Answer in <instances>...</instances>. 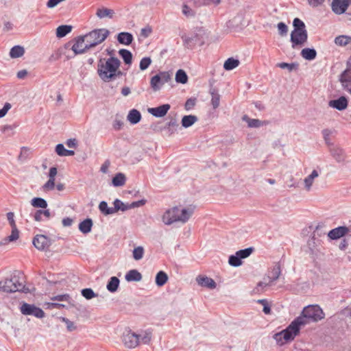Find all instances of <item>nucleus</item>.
I'll return each instance as SVG.
<instances>
[{
    "mask_svg": "<svg viewBox=\"0 0 351 351\" xmlns=\"http://www.w3.org/2000/svg\"><path fill=\"white\" fill-rule=\"evenodd\" d=\"M278 33L280 36H286L288 32V27L287 25L283 23L280 22L277 25Z\"/></svg>",
    "mask_w": 351,
    "mask_h": 351,
    "instance_id": "obj_57",
    "label": "nucleus"
},
{
    "mask_svg": "<svg viewBox=\"0 0 351 351\" xmlns=\"http://www.w3.org/2000/svg\"><path fill=\"white\" fill-rule=\"evenodd\" d=\"M53 300H57V301H66L70 302V300H71L70 295L69 294H62V295H58L54 296L51 298Z\"/></svg>",
    "mask_w": 351,
    "mask_h": 351,
    "instance_id": "obj_61",
    "label": "nucleus"
},
{
    "mask_svg": "<svg viewBox=\"0 0 351 351\" xmlns=\"http://www.w3.org/2000/svg\"><path fill=\"white\" fill-rule=\"evenodd\" d=\"M274 339L276 340L278 344L279 345H283L286 342H284L283 339V334L282 333V331L276 333L274 335Z\"/></svg>",
    "mask_w": 351,
    "mask_h": 351,
    "instance_id": "obj_64",
    "label": "nucleus"
},
{
    "mask_svg": "<svg viewBox=\"0 0 351 351\" xmlns=\"http://www.w3.org/2000/svg\"><path fill=\"white\" fill-rule=\"evenodd\" d=\"M168 280V276L167 274L163 271H160L156 274V278H155V282L156 285L160 287H162L166 284V282Z\"/></svg>",
    "mask_w": 351,
    "mask_h": 351,
    "instance_id": "obj_34",
    "label": "nucleus"
},
{
    "mask_svg": "<svg viewBox=\"0 0 351 351\" xmlns=\"http://www.w3.org/2000/svg\"><path fill=\"white\" fill-rule=\"evenodd\" d=\"M325 314L317 304L308 305L304 307L302 313L298 317L302 318L304 326L311 323L317 322L324 318Z\"/></svg>",
    "mask_w": 351,
    "mask_h": 351,
    "instance_id": "obj_4",
    "label": "nucleus"
},
{
    "mask_svg": "<svg viewBox=\"0 0 351 351\" xmlns=\"http://www.w3.org/2000/svg\"><path fill=\"white\" fill-rule=\"evenodd\" d=\"M144 248L142 246L135 247L133 250V258L136 261L141 260L143 257Z\"/></svg>",
    "mask_w": 351,
    "mask_h": 351,
    "instance_id": "obj_52",
    "label": "nucleus"
},
{
    "mask_svg": "<svg viewBox=\"0 0 351 351\" xmlns=\"http://www.w3.org/2000/svg\"><path fill=\"white\" fill-rule=\"evenodd\" d=\"M319 174L317 170H313L311 173L304 179L305 188L307 191L311 189L313 180L318 177Z\"/></svg>",
    "mask_w": 351,
    "mask_h": 351,
    "instance_id": "obj_42",
    "label": "nucleus"
},
{
    "mask_svg": "<svg viewBox=\"0 0 351 351\" xmlns=\"http://www.w3.org/2000/svg\"><path fill=\"white\" fill-rule=\"evenodd\" d=\"M152 337V331L149 330H145L143 335H140V342L143 344H149Z\"/></svg>",
    "mask_w": 351,
    "mask_h": 351,
    "instance_id": "obj_50",
    "label": "nucleus"
},
{
    "mask_svg": "<svg viewBox=\"0 0 351 351\" xmlns=\"http://www.w3.org/2000/svg\"><path fill=\"white\" fill-rule=\"evenodd\" d=\"M93 224V220L86 218L79 223V230L83 234H88L91 231Z\"/></svg>",
    "mask_w": 351,
    "mask_h": 351,
    "instance_id": "obj_25",
    "label": "nucleus"
},
{
    "mask_svg": "<svg viewBox=\"0 0 351 351\" xmlns=\"http://www.w3.org/2000/svg\"><path fill=\"white\" fill-rule=\"evenodd\" d=\"M198 120L197 116L189 114L182 118L181 123L183 128H187L193 125Z\"/></svg>",
    "mask_w": 351,
    "mask_h": 351,
    "instance_id": "obj_28",
    "label": "nucleus"
},
{
    "mask_svg": "<svg viewBox=\"0 0 351 351\" xmlns=\"http://www.w3.org/2000/svg\"><path fill=\"white\" fill-rule=\"evenodd\" d=\"M228 263L232 267H239L242 265V261L236 252L235 254L229 256Z\"/></svg>",
    "mask_w": 351,
    "mask_h": 351,
    "instance_id": "obj_48",
    "label": "nucleus"
},
{
    "mask_svg": "<svg viewBox=\"0 0 351 351\" xmlns=\"http://www.w3.org/2000/svg\"><path fill=\"white\" fill-rule=\"evenodd\" d=\"M114 14V12L113 10L103 8H99L97 10L96 15L99 19H103L104 17H108L112 19Z\"/></svg>",
    "mask_w": 351,
    "mask_h": 351,
    "instance_id": "obj_37",
    "label": "nucleus"
},
{
    "mask_svg": "<svg viewBox=\"0 0 351 351\" xmlns=\"http://www.w3.org/2000/svg\"><path fill=\"white\" fill-rule=\"evenodd\" d=\"M182 12L186 17H194L196 14L195 12L186 4L182 5Z\"/></svg>",
    "mask_w": 351,
    "mask_h": 351,
    "instance_id": "obj_53",
    "label": "nucleus"
},
{
    "mask_svg": "<svg viewBox=\"0 0 351 351\" xmlns=\"http://www.w3.org/2000/svg\"><path fill=\"white\" fill-rule=\"evenodd\" d=\"M55 186V179L49 178L48 181L43 185L44 190H52Z\"/></svg>",
    "mask_w": 351,
    "mask_h": 351,
    "instance_id": "obj_62",
    "label": "nucleus"
},
{
    "mask_svg": "<svg viewBox=\"0 0 351 351\" xmlns=\"http://www.w3.org/2000/svg\"><path fill=\"white\" fill-rule=\"evenodd\" d=\"M179 128V123L176 118H171V120L167 122L165 126L160 128V130L165 132V134L170 136L176 132H177Z\"/></svg>",
    "mask_w": 351,
    "mask_h": 351,
    "instance_id": "obj_17",
    "label": "nucleus"
},
{
    "mask_svg": "<svg viewBox=\"0 0 351 351\" xmlns=\"http://www.w3.org/2000/svg\"><path fill=\"white\" fill-rule=\"evenodd\" d=\"M170 108V104H165L158 107L149 108H148L147 111L152 116L157 118H161L165 117L167 114Z\"/></svg>",
    "mask_w": 351,
    "mask_h": 351,
    "instance_id": "obj_14",
    "label": "nucleus"
},
{
    "mask_svg": "<svg viewBox=\"0 0 351 351\" xmlns=\"http://www.w3.org/2000/svg\"><path fill=\"white\" fill-rule=\"evenodd\" d=\"M328 106L332 108L342 111L347 108L348 101L345 96H341L337 99L330 100Z\"/></svg>",
    "mask_w": 351,
    "mask_h": 351,
    "instance_id": "obj_15",
    "label": "nucleus"
},
{
    "mask_svg": "<svg viewBox=\"0 0 351 351\" xmlns=\"http://www.w3.org/2000/svg\"><path fill=\"white\" fill-rule=\"evenodd\" d=\"M120 280L116 276L111 277L106 285V288L110 293H114L117 291L119 286Z\"/></svg>",
    "mask_w": 351,
    "mask_h": 351,
    "instance_id": "obj_29",
    "label": "nucleus"
},
{
    "mask_svg": "<svg viewBox=\"0 0 351 351\" xmlns=\"http://www.w3.org/2000/svg\"><path fill=\"white\" fill-rule=\"evenodd\" d=\"M242 120L247 123V126L249 128H260L266 125L268 123L267 121H261L257 119H251L246 114L243 116Z\"/></svg>",
    "mask_w": 351,
    "mask_h": 351,
    "instance_id": "obj_19",
    "label": "nucleus"
},
{
    "mask_svg": "<svg viewBox=\"0 0 351 351\" xmlns=\"http://www.w3.org/2000/svg\"><path fill=\"white\" fill-rule=\"evenodd\" d=\"M277 66L282 69H287L289 72H291L293 71H296L298 69L299 64L298 62H280L277 64Z\"/></svg>",
    "mask_w": 351,
    "mask_h": 351,
    "instance_id": "obj_45",
    "label": "nucleus"
},
{
    "mask_svg": "<svg viewBox=\"0 0 351 351\" xmlns=\"http://www.w3.org/2000/svg\"><path fill=\"white\" fill-rule=\"evenodd\" d=\"M193 5L197 8L213 4L217 5L221 3V0H192Z\"/></svg>",
    "mask_w": 351,
    "mask_h": 351,
    "instance_id": "obj_38",
    "label": "nucleus"
},
{
    "mask_svg": "<svg viewBox=\"0 0 351 351\" xmlns=\"http://www.w3.org/2000/svg\"><path fill=\"white\" fill-rule=\"evenodd\" d=\"M254 251V248L253 247H250L243 250H240L237 252V255L239 256L240 259L246 258L250 256V254Z\"/></svg>",
    "mask_w": 351,
    "mask_h": 351,
    "instance_id": "obj_47",
    "label": "nucleus"
},
{
    "mask_svg": "<svg viewBox=\"0 0 351 351\" xmlns=\"http://www.w3.org/2000/svg\"><path fill=\"white\" fill-rule=\"evenodd\" d=\"M72 41L74 42V43L71 46V49L75 55L84 53L90 49L84 36H79L75 38Z\"/></svg>",
    "mask_w": 351,
    "mask_h": 351,
    "instance_id": "obj_10",
    "label": "nucleus"
},
{
    "mask_svg": "<svg viewBox=\"0 0 351 351\" xmlns=\"http://www.w3.org/2000/svg\"><path fill=\"white\" fill-rule=\"evenodd\" d=\"M196 280L199 285L210 289H215L217 286V284L213 279L206 276H198Z\"/></svg>",
    "mask_w": 351,
    "mask_h": 351,
    "instance_id": "obj_18",
    "label": "nucleus"
},
{
    "mask_svg": "<svg viewBox=\"0 0 351 351\" xmlns=\"http://www.w3.org/2000/svg\"><path fill=\"white\" fill-rule=\"evenodd\" d=\"M60 319L66 324L68 331L72 332L76 329V326H75L74 323L69 320L68 318L61 317H60Z\"/></svg>",
    "mask_w": 351,
    "mask_h": 351,
    "instance_id": "obj_55",
    "label": "nucleus"
},
{
    "mask_svg": "<svg viewBox=\"0 0 351 351\" xmlns=\"http://www.w3.org/2000/svg\"><path fill=\"white\" fill-rule=\"evenodd\" d=\"M180 209L175 206L171 209L167 210L164 215H162V221L166 225H171L173 222L178 221L177 218L178 217V214L180 213Z\"/></svg>",
    "mask_w": 351,
    "mask_h": 351,
    "instance_id": "obj_13",
    "label": "nucleus"
},
{
    "mask_svg": "<svg viewBox=\"0 0 351 351\" xmlns=\"http://www.w3.org/2000/svg\"><path fill=\"white\" fill-rule=\"evenodd\" d=\"M351 0H332L331 3V8L332 12L340 15L346 12L348 10Z\"/></svg>",
    "mask_w": 351,
    "mask_h": 351,
    "instance_id": "obj_12",
    "label": "nucleus"
},
{
    "mask_svg": "<svg viewBox=\"0 0 351 351\" xmlns=\"http://www.w3.org/2000/svg\"><path fill=\"white\" fill-rule=\"evenodd\" d=\"M293 30L290 35V41L292 48L302 46L308 39V32L305 23L299 18H295L293 21Z\"/></svg>",
    "mask_w": 351,
    "mask_h": 351,
    "instance_id": "obj_3",
    "label": "nucleus"
},
{
    "mask_svg": "<svg viewBox=\"0 0 351 351\" xmlns=\"http://www.w3.org/2000/svg\"><path fill=\"white\" fill-rule=\"evenodd\" d=\"M280 274V265L279 263H276L271 270L268 271L267 278L269 280V282H272L278 280Z\"/></svg>",
    "mask_w": 351,
    "mask_h": 351,
    "instance_id": "obj_21",
    "label": "nucleus"
},
{
    "mask_svg": "<svg viewBox=\"0 0 351 351\" xmlns=\"http://www.w3.org/2000/svg\"><path fill=\"white\" fill-rule=\"evenodd\" d=\"M109 34L110 32L106 29H95L84 35V36L86 38V43L88 45L89 49H90L104 41Z\"/></svg>",
    "mask_w": 351,
    "mask_h": 351,
    "instance_id": "obj_5",
    "label": "nucleus"
},
{
    "mask_svg": "<svg viewBox=\"0 0 351 351\" xmlns=\"http://www.w3.org/2000/svg\"><path fill=\"white\" fill-rule=\"evenodd\" d=\"M330 153L332 157L338 162H342L345 159L344 152L341 148L334 147L330 149Z\"/></svg>",
    "mask_w": 351,
    "mask_h": 351,
    "instance_id": "obj_30",
    "label": "nucleus"
},
{
    "mask_svg": "<svg viewBox=\"0 0 351 351\" xmlns=\"http://www.w3.org/2000/svg\"><path fill=\"white\" fill-rule=\"evenodd\" d=\"M121 61L118 58L110 56L105 62L100 59L97 64V74L100 79L104 82H109L114 80L116 69H119Z\"/></svg>",
    "mask_w": 351,
    "mask_h": 351,
    "instance_id": "obj_2",
    "label": "nucleus"
},
{
    "mask_svg": "<svg viewBox=\"0 0 351 351\" xmlns=\"http://www.w3.org/2000/svg\"><path fill=\"white\" fill-rule=\"evenodd\" d=\"M34 247L40 251H46L51 245L49 238L43 234L36 235L32 241Z\"/></svg>",
    "mask_w": 351,
    "mask_h": 351,
    "instance_id": "obj_11",
    "label": "nucleus"
},
{
    "mask_svg": "<svg viewBox=\"0 0 351 351\" xmlns=\"http://www.w3.org/2000/svg\"><path fill=\"white\" fill-rule=\"evenodd\" d=\"M193 213V208H182V210H180L177 219H178V221H181L182 223H184L189 219Z\"/></svg>",
    "mask_w": 351,
    "mask_h": 351,
    "instance_id": "obj_26",
    "label": "nucleus"
},
{
    "mask_svg": "<svg viewBox=\"0 0 351 351\" xmlns=\"http://www.w3.org/2000/svg\"><path fill=\"white\" fill-rule=\"evenodd\" d=\"M99 210L106 216L113 214V207H108L107 202L105 201H101L99 203Z\"/></svg>",
    "mask_w": 351,
    "mask_h": 351,
    "instance_id": "obj_43",
    "label": "nucleus"
},
{
    "mask_svg": "<svg viewBox=\"0 0 351 351\" xmlns=\"http://www.w3.org/2000/svg\"><path fill=\"white\" fill-rule=\"evenodd\" d=\"M125 278L128 282H138L142 279V274L136 269H131L127 272Z\"/></svg>",
    "mask_w": 351,
    "mask_h": 351,
    "instance_id": "obj_24",
    "label": "nucleus"
},
{
    "mask_svg": "<svg viewBox=\"0 0 351 351\" xmlns=\"http://www.w3.org/2000/svg\"><path fill=\"white\" fill-rule=\"evenodd\" d=\"M209 93L211 95V104L213 109H217L219 106L220 95L216 88L211 86L209 90Z\"/></svg>",
    "mask_w": 351,
    "mask_h": 351,
    "instance_id": "obj_22",
    "label": "nucleus"
},
{
    "mask_svg": "<svg viewBox=\"0 0 351 351\" xmlns=\"http://www.w3.org/2000/svg\"><path fill=\"white\" fill-rule=\"evenodd\" d=\"M348 232L349 228L345 226H341L330 230L328 233V237L331 240H337L344 237Z\"/></svg>",
    "mask_w": 351,
    "mask_h": 351,
    "instance_id": "obj_16",
    "label": "nucleus"
},
{
    "mask_svg": "<svg viewBox=\"0 0 351 351\" xmlns=\"http://www.w3.org/2000/svg\"><path fill=\"white\" fill-rule=\"evenodd\" d=\"M302 57L306 60H313L317 56V51L314 48H304L300 53Z\"/></svg>",
    "mask_w": 351,
    "mask_h": 351,
    "instance_id": "obj_27",
    "label": "nucleus"
},
{
    "mask_svg": "<svg viewBox=\"0 0 351 351\" xmlns=\"http://www.w3.org/2000/svg\"><path fill=\"white\" fill-rule=\"evenodd\" d=\"M24 274L22 271L16 270L10 278L0 280V291L6 293L22 292L29 293V290L25 285Z\"/></svg>",
    "mask_w": 351,
    "mask_h": 351,
    "instance_id": "obj_1",
    "label": "nucleus"
},
{
    "mask_svg": "<svg viewBox=\"0 0 351 351\" xmlns=\"http://www.w3.org/2000/svg\"><path fill=\"white\" fill-rule=\"evenodd\" d=\"M239 60L232 57L228 58L224 64L223 68L226 71H231L239 65Z\"/></svg>",
    "mask_w": 351,
    "mask_h": 351,
    "instance_id": "obj_36",
    "label": "nucleus"
},
{
    "mask_svg": "<svg viewBox=\"0 0 351 351\" xmlns=\"http://www.w3.org/2000/svg\"><path fill=\"white\" fill-rule=\"evenodd\" d=\"M302 326H304V323L302 322V318L296 317L294 319L285 330H282L284 342H289L293 341L295 337L300 333Z\"/></svg>",
    "mask_w": 351,
    "mask_h": 351,
    "instance_id": "obj_6",
    "label": "nucleus"
},
{
    "mask_svg": "<svg viewBox=\"0 0 351 351\" xmlns=\"http://www.w3.org/2000/svg\"><path fill=\"white\" fill-rule=\"evenodd\" d=\"M19 237V231L18 230L16 226L12 227L11 234L3 239L4 242H0V245L6 244L10 241H14L18 239Z\"/></svg>",
    "mask_w": 351,
    "mask_h": 351,
    "instance_id": "obj_40",
    "label": "nucleus"
},
{
    "mask_svg": "<svg viewBox=\"0 0 351 351\" xmlns=\"http://www.w3.org/2000/svg\"><path fill=\"white\" fill-rule=\"evenodd\" d=\"M197 37V34H194L193 36L191 37H189V36H187L186 35H183L181 36L182 40H183V43H184V46L185 47H187V48H191L192 47V43L194 41V40H196V38Z\"/></svg>",
    "mask_w": 351,
    "mask_h": 351,
    "instance_id": "obj_49",
    "label": "nucleus"
},
{
    "mask_svg": "<svg viewBox=\"0 0 351 351\" xmlns=\"http://www.w3.org/2000/svg\"><path fill=\"white\" fill-rule=\"evenodd\" d=\"M126 178L123 173H117L112 179V184L114 186H121L125 183Z\"/></svg>",
    "mask_w": 351,
    "mask_h": 351,
    "instance_id": "obj_35",
    "label": "nucleus"
},
{
    "mask_svg": "<svg viewBox=\"0 0 351 351\" xmlns=\"http://www.w3.org/2000/svg\"><path fill=\"white\" fill-rule=\"evenodd\" d=\"M25 49L20 45H15L11 48L10 51V56L12 58H17L23 56Z\"/></svg>",
    "mask_w": 351,
    "mask_h": 351,
    "instance_id": "obj_39",
    "label": "nucleus"
},
{
    "mask_svg": "<svg viewBox=\"0 0 351 351\" xmlns=\"http://www.w3.org/2000/svg\"><path fill=\"white\" fill-rule=\"evenodd\" d=\"M257 302L263 305V311L265 315H269L271 313V306L266 299L258 300H257Z\"/></svg>",
    "mask_w": 351,
    "mask_h": 351,
    "instance_id": "obj_54",
    "label": "nucleus"
},
{
    "mask_svg": "<svg viewBox=\"0 0 351 351\" xmlns=\"http://www.w3.org/2000/svg\"><path fill=\"white\" fill-rule=\"evenodd\" d=\"M31 204L34 208H40L45 209L47 207V201L42 197H34L31 200Z\"/></svg>",
    "mask_w": 351,
    "mask_h": 351,
    "instance_id": "obj_41",
    "label": "nucleus"
},
{
    "mask_svg": "<svg viewBox=\"0 0 351 351\" xmlns=\"http://www.w3.org/2000/svg\"><path fill=\"white\" fill-rule=\"evenodd\" d=\"M351 42V37L348 36H338L335 39L336 45L339 46H346Z\"/></svg>",
    "mask_w": 351,
    "mask_h": 351,
    "instance_id": "obj_46",
    "label": "nucleus"
},
{
    "mask_svg": "<svg viewBox=\"0 0 351 351\" xmlns=\"http://www.w3.org/2000/svg\"><path fill=\"white\" fill-rule=\"evenodd\" d=\"M113 214L121 210L122 212L130 210L129 204H125L119 199H116L113 202Z\"/></svg>",
    "mask_w": 351,
    "mask_h": 351,
    "instance_id": "obj_32",
    "label": "nucleus"
},
{
    "mask_svg": "<svg viewBox=\"0 0 351 351\" xmlns=\"http://www.w3.org/2000/svg\"><path fill=\"white\" fill-rule=\"evenodd\" d=\"M55 151L60 156H66L67 149L64 147L63 144L59 143L56 146Z\"/></svg>",
    "mask_w": 351,
    "mask_h": 351,
    "instance_id": "obj_58",
    "label": "nucleus"
},
{
    "mask_svg": "<svg viewBox=\"0 0 351 351\" xmlns=\"http://www.w3.org/2000/svg\"><path fill=\"white\" fill-rule=\"evenodd\" d=\"M119 54L122 58L125 64L130 65L132 63L133 56L130 51L121 49L119 51Z\"/></svg>",
    "mask_w": 351,
    "mask_h": 351,
    "instance_id": "obj_33",
    "label": "nucleus"
},
{
    "mask_svg": "<svg viewBox=\"0 0 351 351\" xmlns=\"http://www.w3.org/2000/svg\"><path fill=\"white\" fill-rule=\"evenodd\" d=\"M127 119L131 124L135 125L140 122L141 119V114L138 110L132 109L129 111Z\"/></svg>",
    "mask_w": 351,
    "mask_h": 351,
    "instance_id": "obj_23",
    "label": "nucleus"
},
{
    "mask_svg": "<svg viewBox=\"0 0 351 351\" xmlns=\"http://www.w3.org/2000/svg\"><path fill=\"white\" fill-rule=\"evenodd\" d=\"M81 294L86 300H90V299L95 298L97 295V294L95 293L93 290L92 289H90V288L83 289L81 291Z\"/></svg>",
    "mask_w": 351,
    "mask_h": 351,
    "instance_id": "obj_51",
    "label": "nucleus"
},
{
    "mask_svg": "<svg viewBox=\"0 0 351 351\" xmlns=\"http://www.w3.org/2000/svg\"><path fill=\"white\" fill-rule=\"evenodd\" d=\"M188 75L184 70L179 69L177 71L176 73V81L178 83L184 84L188 82Z\"/></svg>",
    "mask_w": 351,
    "mask_h": 351,
    "instance_id": "obj_44",
    "label": "nucleus"
},
{
    "mask_svg": "<svg viewBox=\"0 0 351 351\" xmlns=\"http://www.w3.org/2000/svg\"><path fill=\"white\" fill-rule=\"evenodd\" d=\"M152 63V60L149 57H144L141 59L139 64V68L141 71L147 69Z\"/></svg>",
    "mask_w": 351,
    "mask_h": 351,
    "instance_id": "obj_56",
    "label": "nucleus"
},
{
    "mask_svg": "<svg viewBox=\"0 0 351 351\" xmlns=\"http://www.w3.org/2000/svg\"><path fill=\"white\" fill-rule=\"evenodd\" d=\"M322 133L323 138L324 139V141H325L326 144H327L328 145H331V142H330V136L332 133V131L330 130H329V129H324L322 131Z\"/></svg>",
    "mask_w": 351,
    "mask_h": 351,
    "instance_id": "obj_59",
    "label": "nucleus"
},
{
    "mask_svg": "<svg viewBox=\"0 0 351 351\" xmlns=\"http://www.w3.org/2000/svg\"><path fill=\"white\" fill-rule=\"evenodd\" d=\"M196 98L191 97L186 100L184 104V108L186 110H191L196 104Z\"/></svg>",
    "mask_w": 351,
    "mask_h": 351,
    "instance_id": "obj_60",
    "label": "nucleus"
},
{
    "mask_svg": "<svg viewBox=\"0 0 351 351\" xmlns=\"http://www.w3.org/2000/svg\"><path fill=\"white\" fill-rule=\"evenodd\" d=\"M73 27L69 25H61L56 29V36L59 38L64 37L72 30Z\"/></svg>",
    "mask_w": 351,
    "mask_h": 351,
    "instance_id": "obj_31",
    "label": "nucleus"
},
{
    "mask_svg": "<svg viewBox=\"0 0 351 351\" xmlns=\"http://www.w3.org/2000/svg\"><path fill=\"white\" fill-rule=\"evenodd\" d=\"M11 108L12 105L10 103H5L3 107L1 109H0V118H2L4 116H5V114Z\"/></svg>",
    "mask_w": 351,
    "mask_h": 351,
    "instance_id": "obj_63",
    "label": "nucleus"
},
{
    "mask_svg": "<svg viewBox=\"0 0 351 351\" xmlns=\"http://www.w3.org/2000/svg\"><path fill=\"white\" fill-rule=\"evenodd\" d=\"M172 73L160 71L151 78L150 85L154 91L159 90L161 86L171 80Z\"/></svg>",
    "mask_w": 351,
    "mask_h": 351,
    "instance_id": "obj_7",
    "label": "nucleus"
},
{
    "mask_svg": "<svg viewBox=\"0 0 351 351\" xmlns=\"http://www.w3.org/2000/svg\"><path fill=\"white\" fill-rule=\"evenodd\" d=\"M122 340L126 348L132 349L138 346L140 335H137L131 330H128L123 333Z\"/></svg>",
    "mask_w": 351,
    "mask_h": 351,
    "instance_id": "obj_9",
    "label": "nucleus"
},
{
    "mask_svg": "<svg viewBox=\"0 0 351 351\" xmlns=\"http://www.w3.org/2000/svg\"><path fill=\"white\" fill-rule=\"evenodd\" d=\"M21 312L24 315H32L37 318H43L45 313L42 308L34 304L23 302L20 307Z\"/></svg>",
    "mask_w": 351,
    "mask_h": 351,
    "instance_id": "obj_8",
    "label": "nucleus"
},
{
    "mask_svg": "<svg viewBox=\"0 0 351 351\" xmlns=\"http://www.w3.org/2000/svg\"><path fill=\"white\" fill-rule=\"evenodd\" d=\"M117 40L120 44L130 45L134 40L133 35L130 32H120L117 36Z\"/></svg>",
    "mask_w": 351,
    "mask_h": 351,
    "instance_id": "obj_20",
    "label": "nucleus"
}]
</instances>
